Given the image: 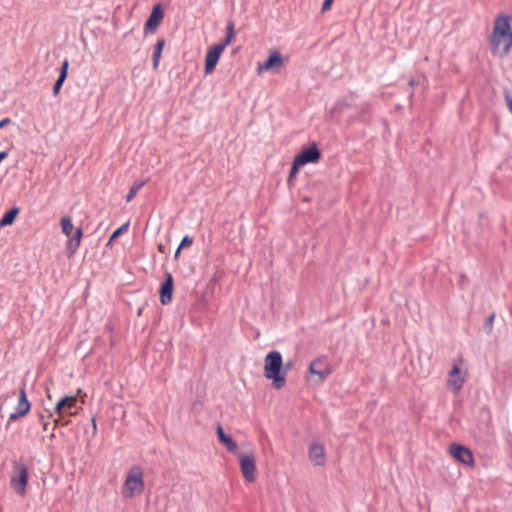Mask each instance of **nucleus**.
Masks as SVG:
<instances>
[{
	"label": "nucleus",
	"mask_w": 512,
	"mask_h": 512,
	"mask_svg": "<svg viewBox=\"0 0 512 512\" xmlns=\"http://www.w3.org/2000/svg\"><path fill=\"white\" fill-rule=\"evenodd\" d=\"M512 17L509 15H498L493 23L490 36L491 51L494 55L503 57L507 55L512 47Z\"/></svg>",
	"instance_id": "1"
},
{
	"label": "nucleus",
	"mask_w": 512,
	"mask_h": 512,
	"mask_svg": "<svg viewBox=\"0 0 512 512\" xmlns=\"http://www.w3.org/2000/svg\"><path fill=\"white\" fill-rule=\"evenodd\" d=\"M290 364L283 369V359L279 351H270L264 359V376L272 381L276 390L282 389L286 384V374Z\"/></svg>",
	"instance_id": "2"
},
{
	"label": "nucleus",
	"mask_w": 512,
	"mask_h": 512,
	"mask_svg": "<svg viewBox=\"0 0 512 512\" xmlns=\"http://www.w3.org/2000/svg\"><path fill=\"white\" fill-rule=\"evenodd\" d=\"M143 470L140 466H133L127 473L122 487V495L125 498H133L144 490Z\"/></svg>",
	"instance_id": "3"
},
{
	"label": "nucleus",
	"mask_w": 512,
	"mask_h": 512,
	"mask_svg": "<svg viewBox=\"0 0 512 512\" xmlns=\"http://www.w3.org/2000/svg\"><path fill=\"white\" fill-rule=\"evenodd\" d=\"M468 376V370L465 366V360L462 356L454 359L451 370L448 373L447 387L454 393H458Z\"/></svg>",
	"instance_id": "4"
},
{
	"label": "nucleus",
	"mask_w": 512,
	"mask_h": 512,
	"mask_svg": "<svg viewBox=\"0 0 512 512\" xmlns=\"http://www.w3.org/2000/svg\"><path fill=\"white\" fill-rule=\"evenodd\" d=\"M28 467L25 464H15L13 473L10 480V485L13 490L23 496L26 491V487L28 484Z\"/></svg>",
	"instance_id": "5"
},
{
	"label": "nucleus",
	"mask_w": 512,
	"mask_h": 512,
	"mask_svg": "<svg viewBox=\"0 0 512 512\" xmlns=\"http://www.w3.org/2000/svg\"><path fill=\"white\" fill-rule=\"evenodd\" d=\"M286 58H284L281 53L277 50H272L269 53V57L263 63L259 62L257 64V73L259 75L263 74L267 71H275L278 72L284 66Z\"/></svg>",
	"instance_id": "6"
},
{
	"label": "nucleus",
	"mask_w": 512,
	"mask_h": 512,
	"mask_svg": "<svg viewBox=\"0 0 512 512\" xmlns=\"http://www.w3.org/2000/svg\"><path fill=\"white\" fill-rule=\"evenodd\" d=\"M81 392L82 390L78 389L76 395L62 397L55 405V413L59 416H75L77 414V398Z\"/></svg>",
	"instance_id": "7"
},
{
	"label": "nucleus",
	"mask_w": 512,
	"mask_h": 512,
	"mask_svg": "<svg viewBox=\"0 0 512 512\" xmlns=\"http://www.w3.org/2000/svg\"><path fill=\"white\" fill-rule=\"evenodd\" d=\"M241 473L246 481L253 483L256 479V463L253 454H239Z\"/></svg>",
	"instance_id": "8"
},
{
	"label": "nucleus",
	"mask_w": 512,
	"mask_h": 512,
	"mask_svg": "<svg viewBox=\"0 0 512 512\" xmlns=\"http://www.w3.org/2000/svg\"><path fill=\"white\" fill-rule=\"evenodd\" d=\"M30 409L31 403L27 398L25 385H23L19 390L17 406L15 411L10 414L9 420L16 421L19 418L25 417L30 412Z\"/></svg>",
	"instance_id": "9"
},
{
	"label": "nucleus",
	"mask_w": 512,
	"mask_h": 512,
	"mask_svg": "<svg viewBox=\"0 0 512 512\" xmlns=\"http://www.w3.org/2000/svg\"><path fill=\"white\" fill-rule=\"evenodd\" d=\"M321 158L320 150L317 145L313 143L311 146L302 149V151L294 158V160L304 166L306 164H315Z\"/></svg>",
	"instance_id": "10"
},
{
	"label": "nucleus",
	"mask_w": 512,
	"mask_h": 512,
	"mask_svg": "<svg viewBox=\"0 0 512 512\" xmlns=\"http://www.w3.org/2000/svg\"><path fill=\"white\" fill-rule=\"evenodd\" d=\"M309 373L316 375L320 381H323L332 373V369L324 357H317L311 361Z\"/></svg>",
	"instance_id": "11"
},
{
	"label": "nucleus",
	"mask_w": 512,
	"mask_h": 512,
	"mask_svg": "<svg viewBox=\"0 0 512 512\" xmlns=\"http://www.w3.org/2000/svg\"><path fill=\"white\" fill-rule=\"evenodd\" d=\"M223 51V45L215 44L208 48L205 56V74H210L214 71Z\"/></svg>",
	"instance_id": "12"
},
{
	"label": "nucleus",
	"mask_w": 512,
	"mask_h": 512,
	"mask_svg": "<svg viewBox=\"0 0 512 512\" xmlns=\"http://www.w3.org/2000/svg\"><path fill=\"white\" fill-rule=\"evenodd\" d=\"M450 453L451 455L457 459L459 462L466 464V465H473L474 464V457L472 452L463 445H456L453 444L450 446Z\"/></svg>",
	"instance_id": "13"
},
{
	"label": "nucleus",
	"mask_w": 512,
	"mask_h": 512,
	"mask_svg": "<svg viewBox=\"0 0 512 512\" xmlns=\"http://www.w3.org/2000/svg\"><path fill=\"white\" fill-rule=\"evenodd\" d=\"M164 18L163 10L160 6V4H157L153 7L152 12L147 19V21L144 24V31L145 33L149 31H155L158 26L161 24L162 20Z\"/></svg>",
	"instance_id": "14"
},
{
	"label": "nucleus",
	"mask_w": 512,
	"mask_h": 512,
	"mask_svg": "<svg viewBox=\"0 0 512 512\" xmlns=\"http://www.w3.org/2000/svg\"><path fill=\"white\" fill-rule=\"evenodd\" d=\"M160 303L168 305L173 298V277L170 273H166L165 281L162 283L160 290Z\"/></svg>",
	"instance_id": "15"
},
{
	"label": "nucleus",
	"mask_w": 512,
	"mask_h": 512,
	"mask_svg": "<svg viewBox=\"0 0 512 512\" xmlns=\"http://www.w3.org/2000/svg\"><path fill=\"white\" fill-rule=\"evenodd\" d=\"M308 456L317 466H323L326 462V452L323 445L319 443H312L309 447Z\"/></svg>",
	"instance_id": "16"
},
{
	"label": "nucleus",
	"mask_w": 512,
	"mask_h": 512,
	"mask_svg": "<svg viewBox=\"0 0 512 512\" xmlns=\"http://www.w3.org/2000/svg\"><path fill=\"white\" fill-rule=\"evenodd\" d=\"M83 236V231L81 227H78L73 234L68 238L67 241V251L68 256L71 257L75 254L81 244V239Z\"/></svg>",
	"instance_id": "17"
},
{
	"label": "nucleus",
	"mask_w": 512,
	"mask_h": 512,
	"mask_svg": "<svg viewBox=\"0 0 512 512\" xmlns=\"http://www.w3.org/2000/svg\"><path fill=\"white\" fill-rule=\"evenodd\" d=\"M216 432L219 441L227 448L228 451L235 452L237 450V443L231 436L225 434L221 425L217 426Z\"/></svg>",
	"instance_id": "18"
},
{
	"label": "nucleus",
	"mask_w": 512,
	"mask_h": 512,
	"mask_svg": "<svg viewBox=\"0 0 512 512\" xmlns=\"http://www.w3.org/2000/svg\"><path fill=\"white\" fill-rule=\"evenodd\" d=\"M68 67H69L68 60H64L62 63V66H61L60 75L53 86V95L54 96L58 95L60 88L67 77Z\"/></svg>",
	"instance_id": "19"
},
{
	"label": "nucleus",
	"mask_w": 512,
	"mask_h": 512,
	"mask_svg": "<svg viewBox=\"0 0 512 512\" xmlns=\"http://www.w3.org/2000/svg\"><path fill=\"white\" fill-rule=\"evenodd\" d=\"M165 46V40L163 38L158 39L153 52V68L156 70L159 67L163 48Z\"/></svg>",
	"instance_id": "20"
},
{
	"label": "nucleus",
	"mask_w": 512,
	"mask_h": 512,
	"mask_svg": "<svg viewBox=\"0 0 512 512\" xmlns=\"http://www.w3.org/2000/svg\"><path fill=\"white\" fill-rule=\"evenodd\" d=\"M18 212L19 209L16 207L8 210L1 218L0 226L11 225L14 222L16 216L18 215Z\"/></svg>",
	"instance_id": "21"
},
{
	"label": "nucleus",
	"mask_w": 512,
	"mask_h": 512,
	"mask_svg": "<svg viewBox=\"0 0 512 512\" xmlns=\"http://www.w3.org/2000/svg\"><path fill=\"white\" fill-rule=\"evenodd\" d=\"M60 225L62 233L69 238L73 230V223L71 218L69 216H63L60 220Z\"/></svg>",
	"instance_id": "22"
},
{
	"label": "nucleus",
	"mask_w": 512,
	"mask_h": 512,
	"mask_svg": "<svg viewBox=\"0 0 512 512\" xmlns=\"http://www.w3.org/2000/svg\"><path fill=\"white\" fill-rule=\"evenodd\" d=\"M234 34V23L229 22L226 27V38L222 43H219L218 45H223V49H225L234 40Z\"/></svg>",
	"instance_id": "23"
},
{
	"label": "nucleus",
	"mask_w": 512,
	"mask_h": 512,
	"mask_svg": "<svg viewBox=\"0 0 512 512\" xmlns=\"http://www.w3.org/2000/svg\"><path fill=\"white\" fill-rule=\"evenodd\" d=\"M146 180L144 181H140V182H136L134 183L131 187H130V190L128 192V195L126 197V200L127 202H130L132 201L136 194L138 193V191L146 184Z\"/></svg>",
	"instance_id": "24"
},
{
	"label": "nucleus",
	"mask_w": 512,
	"mask_h": 512,
	"mask_svg": "<svg viewBox=\"0 0 512 512\" xmlns=\"http://www.w3.org/2000/svg\"><path fill=\"white\" fill-rule=\"evenodd\" d=\"M302 166L300 164H298L295 160H293L292 162V167H291V170H290V173H289V178H288V181L290 182L294 177H296V175L298 174L299 172V169L301 168Z\"/></svg>",
	"instance_id": "25"
},
{
	"label": "nucleus",
	"mask_w": 512,
	"mask_h": 512,
	"mask_svg": "<svg viewBox=\"0 0 512 512\" xmlns=\"http://www.w3.org/2000/svg\"><path fill=\"white\" fill-rule=\"evenodd\" d=\"M494 320H495V313L490 314L489 317L486 319L485 325L487 327L488 333H491L493 330Z\"/></svg>",
	"instance_id": "26"
},
{
	"label": "nucleus",
	"mask_w": 512,
	"mask_h": 512,
	"mask_svg": "<svg viewBox=\"0 0 512 512\" xmlns=\"http://www.w3.org/2000/svg\"><path fill=\"white\" fill-rule=\"evenodd\" d=\"M128 227H129V223H128V222H126V223H124L123 225H121L119 228H117V229L113 232L114 237H119L121 234H123L124 232H126V231H127Z\"/></svg>",
	"instance_id": "27"
},
{
	"label": "nucleus",
	"mask_w": 512,
	"mask_h": 512,
	"mask_svg": "<svg viewBox=\"0 0 512 512\" xmlns=\"http://www.w3.org/2000/svg\"><path fill=\"white\" fill-rule=\"evenodd\" d=\"M192 243H193V239H192L191 237H189V236H185V237L182 239V241H181V243H180V245H179V246H180V248H183V247H189V246H191V245H192Z\"/></svg>",
	"instance_id": "28"
},
{
	"label": "nucleus",
	"mask_w": 512,
	"mask_h": 512,
	"mask_svg": "<svg viewBox=\"0 0 512 512\" xmlns=\"http://www.w3.org/2000/svg\"><path fill=\"white\" fill-rule=\"evenodd\" d=\"M504 99H505V103H506L508 110L512 114V97L508 93H506L504 95Z\"/></svg>",
	"instance_id": "29"
},
{
	"label": "nucleus",
	"mask_w": 512,
	"mask_h": 512,
	"mask_svg": "<svg viewBox=\"0 0 512 512\" xmlns=\"http://www.w3.org/2000/svg\"><path fill=\"white\" fill-rule=\"evenodd\" d=\"M334 0H324L322 5V11H328L331 9Z\"/></svg>",
	"instance_id": "30"
},
{
	"label": "nucleus",
	"mask_w": 512,
	"mask_h": 512,
	"mask_svg": "<svg viewBox=\"0 0 512 512\" xmlns=\"http://www.w3.org/2000/svg\"><path fill=\"white\" fill-rule=\"evenodd\" d=\"M62 418H63V416H59V415H58V416H57V418H55V419H54V428H55V427H57V426H59V425H67V424H68V421H66V422L62 423V422H61V421H62Z\"/></svg>",
	"instance_id": "31"
},
{
	"label": "nucleus",
	"mask_w": 512,
	"mask_h": 512,
	"mask_svg": "<svg viewBox=\"0 0 512 512\" xmlns=\"http://www.w3.org/2000/svg\"><path fill=\"white\" fill-rule=\"evenodd\" d=\"M40 420L42 422L43 430L47 431L48 430L49 421L45 420L43 415L40 416Z\"/></svg>",
	"instance_id": "32"
},
{
	"label": "nucleus",
	"mask_w": 512,
	"mask_h": 512,
	"mask_svg": "<svg viewBox=\"0 0 512 512\" xmlns=\"http://www.w3.org/2000/svg\"><path fill=\"white\" fill-rule=\"evenodd\" d=\"M12 123V120L8 117L6 118H3L1 121H0V124L1 126L5 127L6 125H9Z\"/></svg>",
	"instance_id": "33"
},
{
	"label": "nucleus",
	"mask_w": 512,
	"mask_h": 512,
	"mask_svg": "<svg viewBox=\"0 0 512 512\" xmlns=\"http://www.w3.org/2000/svg\"><path fill=\"white\" fill-rule=\"evenodd\" d=\"M8 156V152L7 151H1L0 152V162L4 159H6Z\"/></svg>",
	"instance_id": "34"
},
{
	"label": "nucleus",
	"mask_w": 512,
	"mask_h": 512,
	"mask_svg": "<svg viewBox=\"0 0 512 512\" xmlns=\"http://www.w3.org/2000/svg\"><path fill=\"white\" fill-rule=\"evenodd\" d=\"M91 422H92V426H93V431L95 433L97 431L96 418L92 417Z\"/></svg>",
	"instance_id": "35"
},
{
	"label": "nucleus",
	"mask_w": 512,
	"mask_h": 512,
	"mask_svg": "<svg viewBox=\"0 0 512 512\" xmlns=\"http://www.w3.org/2000/svg\"><path fill=\"white\" fill-rule=\"evenodd\" d=\"M118 237H114V234L112 233L110 239H109V244L114 241L115 239H117Z\"/></svg>",
	"instance_id": "36"
},
{
	"label": "nucleus",
	"mask_w": 512,
	"mask_h": 512,
	"mask_svg": "<svg viewBox=\"0 0 512 512\" xmlns=\"http://www.w3.org/2000/svg\"><path fill=\"white\" fill-rule=\"evenodd\" d=\"M182 248H180V246L178 247V249L176 250L175 252V257L177 258L178 255L180 254V251H181Z\"/></svg>",
	"instance_id": "37"
},
{
	"label": "nucleus",
	"mask_w": 512,
	"mask_h": 512,
	"mask_svg": "<svg viewBox=\"0 0 512 512\" xmlns=\"http://www.w3.org/2000/svg\"><path fill=\"white\" fill-rule=\"evenodd\" d=\"M162 250H163L162 245H159V251H161V252H162Z\"/></svg>",
	"instance_id": "38"
}]
</instances>
